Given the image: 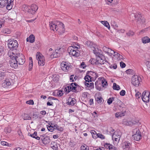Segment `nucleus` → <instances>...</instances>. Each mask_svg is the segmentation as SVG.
Instances as JSON below:
<instances>
[{
    "label": "nucleus",
    "instance_id": "4c0bfd02",
    "mask_svg": "<svg viewBox=\"0 0 150 150\" xmlns=\"http://www.w3.org/2000/svg\"><path fill=\"white\" fill-rule=\"evenodd\" d=\"M85 85L87 86L90 87L91 88H94V84L92 82L91 83H86Z\"/></svg>",
    "mask_w": 150,
    "mask_h": 150
},
{
    "label": "nucleus",
    "instance_id": "c85d7f7f",
    "mask_svg": "<svg viewBox=\"0 0 150 150\" xmlns=\"http://www.w3.org/2000/svg\"><path fill=\"white\" fill-rule=\"evenodd\" d=\"M100 22L103 24L106 27L108 28L110 30V26L109 23L107 21H101Z\"/></svg>",
    "mask_w": 150,
    "mask_h": 150
},
{
    "label": "nucleus",
    "instance_id": "4d7b16f0",
    "mask_svg": "<svg viewBox=\"0 0 150 150\" xmlns=\"http://www.w3.org/2000/svg\"><path fill=\"white\" fill-rule=\"evenodd\" d=\"M132 122V125H134L136 123H138L139 122L138 120L137 119H132L131 120Z\"/></svg>",
    "mask_w": 150,
    "mask_h": 150
},
{
    "label": "nucleus",
    "instance_id": "72a5a7b5",
    "mask_svg": "<svg viewBox=\"0 0 150 150\" xmlns=\"http://www.w3.org/2000/svg\"><path fill=\"white\" fill-rule=\"evenodd\" d=\"M2 32L4 34H9L11 33V31L9 29L7 28H5L2 30Z\"/></svg>",
    "mask_w": 150,
    "mask_h": 150
},
{
    "label": "nucleus",
    "instance_id": "774afa93",
    "mask_svg": "<svg viewBox=\"0 0 150 150\" xmlns=\"http://www.w3.org/2000/svg\"><path fill=\"white\" fill-rule=\"evenodd\" d=\"M120 66L122 68H124L125 67V64L123 62H120Z\"/></svg>",
    "mask_w": 150,
    "mask_h": 150
},
{
    "label": "nucleus",
    "instance_id": "5fc2aeb1",
    "mask_svg": "<svg viewBox=\"0 0 150 150\" xmlns=\"http://www.w3.org/2000/svg\"><path fill=\"white\" fill-rule=\"evenodd\" d=\"M48 129L51 131L52 132L54 130L53 127V126L50 125L47 127Z\"/></svg>",
    "mask_w": 150,
    "mask_h": 150
},
{
    "label": "nucleus",
    "instance_id": "b1692460",
    "mask_svg": "<svg viewBox=\"0 0 150 150\" xmlns=\"http://www.w3.org/2000/svg\"><path fill=\"white\" fill-rule=\"evenodd\" d=\"M11 83L10 81V80L8 79H7L5 80L4 82L2 83V85L4 88L7 87L11 85Z\"/></svg>",
    "mask_w": 150,
    "mask_h": 150
},
{
    "label": "nucleus",
    "instance_id": "bb28decb",
    "mask_svg": "<svg viewBox=\"0 0 150 150\" xmlns=\"http://www.w3.org/2000/svg\"><path fill=\"white\" fill-rule=\"evenodd\" d=\"M142 40L143 43L146 44L150 42V39L148 37L145 36L142 38Z\"/></svg>",
    "mask_w": 150,
    "mask_h": 150
},
{
    "label": "nucleus",
    "instance_id": "e433bc0d",
    "mask_svg": "<svg viewBox=\"0 0 150 150\" xmlns=\"http://www.w3.org/2000/svg\"><path fill=\"white\" fill-rule=\"evenodd\" d=\"M86 44L88 46L90 47H92L93 46L95 45H93V43L89 41H88L86 42Z\"/></svg>",
    "mask_w": 150,
    "mask_h": 150
},
{
    "label": "nucleus",
    "instance_id": "ddd939ff",
    "mask_svg": "<svg viewBox=\"0 0 150 150\" xmlns=\"http://www.w3.org/2000/svg\"><path fill=\"white\" fill-rule=\"evenodd\" d=\"M135 18L137 19L138 24H142L145 22L144 19L142 17L140 14L137 13L135 16Z\"/></svg>",
    "mask_w": 150,
    "mask_h": 150
},
{
    "label": "nucleus",
    "instance_id": "cd10ccee",
    "mask_svg": "<svg viewBox=\"0 0 150 150\" xmlns=\"http://www.w3.org/2000/svg\"><path fill=\"white\" fill-rule=\"evenodd\" d=\"M27 42H29L30 43H33L35 41V37L33 35H30L29 37L26 39Z\"/></svg>",
    "mask_w": 150,
    "mask_h": 150
},
{
    "label": "nucleus",
    "instance_id": "c9c22d12",
    "mask_svg": "<svg viewBox=\"0 0 150 150\" xmlns=\"http://www.w3.org/2000/svg\"><path fill=\"white\" fill-rule=\"evenodd\" d=\"M23 119L24 120H30L31 119V117L29 116L27 114H24L23 117Z\"/></svg>",
    "mask_w": 150,
    "mask_h": 150
},
{
    "label": "nucleus",
    "instance_id": "a878e982",
    "mask_svg": "<svg viewBox=\"0 0 150 150\" xmlns=\"http://www.w3.org/2000/svg\"><path fill=\"white\" fill-rule=\"evenodd\" d=\"M57 27H59V29H60L63 32L64 30V24L60 22H57Z\"/></svg>",
    "mask_w": 150,
    "mask_h": 150
},
{
    "label": "nucleus",
    "instance_id": "4be33fe9",
    "mask_svg": "<svg viewBox=\"0 0 150 150\" xmlns=\"http://www.w3.org/2000/svg\"><path fill=\"white\" fill-rule=\"evenodd\" d=\"M150 94H142V98L145 102H148L149 100Z\"/></svg>",
    "mask_w": 150,
    "mask_h": 150
},
{
    "label": "nucleus",
    "instance_id": "e2e57ef3",
    "mask_svg": "<svg viewBox=\"0 0 150 150\" xmlns=\"http://www.w3.org/2000/svg\"><path fill=\"white\" fill-rule=\"evenodd\" d=\"M61 49V48H57L55 50V53L56 54H59L60 53V50Z\"/></svg>",
    "mask_w": 150,
    "mask_h": 150
},
{
    "label": "nucleus",
    "instance_id": "4468645a",
    "mask_svg": "<svg viewBox=\"0 0 150 150\" xmlns=\"http://www.w3.org/2000/svg\"><path fill=\"white\" fill-rule=\"evenodd\" d=\"M59 76L57 74H53L50 75L49 77L50 79V81L57 82L58 81L59 79Z\"/></svg>",
    "mask_w": 150,
    "mask_h": 150
},
{
    "label": "nucleus",
    "instance_id": "5701e85b",
    "mask_svg": "<svg viewBox=\"0 0 150 150\" xmlns=\"http://www.w3.org/2000/svg\"><path fill=\"white\" fill-rule=\"evenodd\" d=\"M125 114V111H121L120 112H117L115 114V116L116 118H120L122 116H124Z\"/></svg>",
    "mask_w": 150,
    "mask_h": 150
},
{
    "label": "nucleus",
    "instance_id": "338daca9",
    "mask_svg": "<svg viewBox=\"0 0 150 150\" xmlns=\"http://www.w3.org/2000/svg\"><path fill=\"white\" fill-rule=\"evenodd\" d=\"M4 51V47L0 46V56L1 55Z\"/></svg>",
    "mask_w": 150,
    "mask_h": 150
},
{
    "label": "nucleus",
    "instance_id": "6e6d98bb",
    "mask_svg": "<svg viewBox=\"0 0 150 150\" xmlns=\"http://www.w3.org/2000/svg\"><path fill=\"white\" fill-rule=\"evenodd\" d=\"M1 144L3 146H8V144L6 142L4 141H2L1 142Z\"/></svg>",
    "mask_w": 150,
    "mask_h": 150
},
{
    "label": "nucleus",
    "instance_id": "f3484780",
    "mask_svg": "<svg viewBox=\"0 0 150 150\" xmlns=\"http://www.w3.org/2000/svg\"><path fill=\"white\" fill-rule=\"evenodd\" d=\"M131 146V144L128 142H124L122 144V149L125 150H129Z\"/></svg>",
    "mask_w": 150,
    "mask_h": 150
},
{
    "label": "nucleus",
    "instance_id": "a211bd4d",
    "mask_svg": "<svg viewBox=\"0 0 150 150\" xmlns=\"http://www.w3.org/2000/svg\"><path fill=\"white\" fill-rule=\"evenodd\" d=\"M14 0H6V8L8 10L11 9L13 4Z\"/></svg>",
    "mask_w": 150,
    "mask_h": 150
},
{
    "label": "nucleus",
    "instance_id": "680f3d73",
    "mask_svg": "<svg viewBox=\"0 0 150 150\" xmlns=\"http://www.w3.org/2000/svg\"><path fill=\"white\" fill-rule=\"evenodd\" d=\"M116 31L119 33H124L125 30L123 29H121L117 30Z\"/></svg>",
    "mask_w": 150,
    "mask_h": 150
},
{
    "label": "nucleus",
    "instance_id": "13d9d810",
    "mask_svg": "<svg viewBox=\"0 0 150 150\" xmlns=\"http://www.w3.org/2000/svg\"><path fill=\"white\" fill-rule=\"evenodd\" d=\"M146 64L148 69L149 70H150V61H146Z\"/></svg>",
    "mask_w": 150,
    "mask_h": 150
},
{
    "label": "nucleus",
    "instance_id": "37998d69",
    "mask_svg": "<svg viewBox=\"0 0 150 150\" xmlns=\"http://www.w3.org/2000/svg\"><path fill=\"white\" fill-rule=\"evenodd\" d=\"M111 144L108 143H105L104 144V146L106 149H108L109 150Z\"/></svg>",
    "mask_w": 150,
    "mask_h": 150
},
{
    "label": "nucleus",
    "instance_id": "79ce46f5",
    "mask_svg": "<svg viewBox=\"0 0 150 150\" xmlns=\"http://www.w3.org/2000/svg\"><path fill=\"white\" fill-rule=\"evenodd\" d=\"M114 98L113 97L110 98L108 99L107 103L109 105H110L113 100Z\"/></svg>",
    "mask_w": 150,
    "mask_h": 150
},
{
    "label": "nucleus",
    "instance_id": "de8ad7c7",
    "mask_svg": "<svg viewBox=\"0 0 150 150\" xmlns=\"http://www.w3.org/2000/svg\"><path fill=\"white\" fill-rule=\"evenodd\" d=\"M97 136L100 138L102 139H105V137L104 135L100 133H98L96 134Z\"/></svg>",
    "mask_w": 150,
    "mask_h": 150
},
{
    "label": "nucleus",
    "instance_id": "ea45409f",
    "mask_svg": "<svg viewBox=\"0 0 150 150\" xmlns=\"http://www.w3.org/2000/svg\"><path fill=\"white\" fill-rule=\"evenodd\" d=\"M89 148L86 145H82L81 147L80 150H88Z\"/></svg>",
    "mask_w": 150,
    "mask_h": 150
},
{
    "label": "nucleus",
    "instance_id": "c756f323",
    "mask_svg": "<svg viewBox=\"0 0 150 150\" xmlns=\"http://www.w3.org/2000/svg\"><path fill=\"white\" fill-rule=\"evenodd\" d=\"M42 142L45 144H47L49 142V138L48 137H46L43 139H42Z\"/></svg>",
    "mask_w": 150,
    "mask_h": 150
},
{
    "label": "nucleus",
    "instance_id": "393cba45",
    "mask_svg": "<svg viewBox=\"0 0 150 150\" xmlns=\"http://www.w3.org/2000/svg\"><path fill=\"white\" fill-rule=\"evenodd\" d=\"M76 103V100L74 98H69L68 99V101L67 102V104L68 105L73 106Z\"/></svg>",
    "mask_w": 150,
    "mask_h": 150
},
{
    "label": "nucleus",
    "instance_id": "3c124183",
    "mask_svg": "<svg viewBox=\"0 0 150 150\" xmlns=\"http://www.w3.org/2000/svg\"><path fill=\"white\" fill-rule=\"evenodd\" d=\"M71 46L73 47L74 48H76V49L78 50H79L80 48V45L78 43L76 44L75 45H74Z\"/></svg>",
    "mask_w": 150,
    "mask_h": 150
},
{
    "label": "nucleus",
    "instance_id": "a18cd8bd",
    "mask_svg": "<svg viewBox=\"0 0 150 150\" xmlns=\"http://www.w3.org/2000/svg\"><path fill=\"white\" fill-rule=\"evenodd\" d=\"M23 10L25 12H28L29 9L28 6L25 5L24 6H23Z\"/></svg>",
    "mask_w": 150,
    "mask_h": 150
},
{
    "label": "nucleus",
    "instance_id": "1a4fd4ad",
    "mask_svg": "<svg viewBox=\"0 0 150 150\" xmlns=\"http://www.w3.org/2000/svg\"><path fill=\"white\" fill-rule=\"evenodd\" d=\"M8 45L9 48H16L18 47V42L16 40L10 39L8 41Z\"/></svg>",
    "mask_w": 150,
    "mask_h": 150
},
{
    "label": "nucleus",
    "instance_id": "f8f14e48",
    "mask_svg": "<svg viewBox=\"0 0 150 150\" xmlns=\"http://www.w3.org/2000/svg\"><path fill=\"white\" fill-rule=\"evenodd\" d=\"M61 68L63 71L67 72L70 68V65L67 62H63L61 64Z\"/></svg>",
    "mask_w": 150,
    "mask_h": 150
},
{
    "label": "nucleus",
    "instance_id": "2f4dec72",
    "mask_svg": "<svg viewBox=\"0 0 150 150\" xmlns=\"http://www.w3.org/2000/svg\"><path fill=\"white\" fill-rule=\"evenodd\" d=\"M30 136L37 140H39L40 139V137L37 136V133L36 132H35L33 134L30 133Z\"/></svg>",
    "mask_w": 150,
    "mask_h": 150
},
{
    "label": "nucleus",
    "instance_id": "f704fd0d",
    "mask_svg": "<svg viewBox=\"0 0 150 150\" xmlns=\"http://www.w3.org/2000/svg\"><path fill=\"white\" fill-rule=\"evenodd\" d=\"M113 88L114 90L118 91L120 90V88L118 85H117L116 83H114L113 84Z\"/></svg>",
    "mask_w": 150,
    "mask_h": 150
},
{
    "label": "nucleus",
    "instance_id": "412c9836",
    "mask_svg": "<svg viewBox=\"0 0 150 150\" xmlns=\"http://www.w3.org/2000/svg\"><path fill=\"white\" fill-rule=\"evenodd\" d=\"M50 29L53 31L55 30L57 31L58 30L57 24H55L54 22H50Z\"/></svg>",
    "mask_w": 150,
    "mask_h": 150
},
{
    "label": "nucleus",
    "instance_id": "bf43d9fd",
    "mask_svg": "<svg viewBox=\"0 0 150 150\" xmlns=\"http://www.w3.org/2000/svg\"><path fill=\"white\" fill-rule=\"evenodd\" d=\"M86 67V65L85 64L84 62H83L81 64L80 67L84 69Z\"/></svg>",
    "mask_w": 150,
    "mask_h": 150
},
{
    "label": "nucleus",
    "instance_id": "dca6fc26",
    "mask_svg": "<svg viewBox=\"0 0 150 150\" xmlns=\"http://www.w3.org/2000/svg\"><path fill=\"white\" fill-rule=\"evenodd\" d=\"M38 9L37 6L35 4H32L31 5L28 12L32 14H35Z\"/></svg>",
    "mask_w": 150,
    "mask_h": 150
},
{
    "label": "nucleus",
    "instance_id": "09e8293b",
    "mask_svg": "<svg viewBox=\"0 0 150 150\" xmlns=\"http://www.w3.org/2000/svg\"><path fill=\"white\" fill-rule=\"evenodd\" d=\"M122 123L125 125H128V119H124L122 121Z\"/></svg>",
    "mask_w": 150,
    "mask_h": 150
},
{
    "label": "nucleus",
    "instance_id": "aec40b11",
    "mask_svg": "<svg viewBox=\"0 0 150 150\" xmlns=\"http://www.w3.org/2000/svg\"><path fill=\"white\" fill-rule=\"evenodd\" d=\"M96 46L95 45L93 46L92 49L93 50V51L94 54L96 55V57L100 55V54H101V51L100 50H99L98 48H96Z\"/></svg>",
    "mask_w": 150,
    "mask_h": 150
},
{
    "label": "nucleus",
    "instance_id": "6ab92c4d",
    "mask_svg": "<svg viewBox=\"0 0 150 150\" xmlns=\"http://www.w3.org/2000/svg\"><path fill=\"white\" fill-rule=\"evenodd\" d=\"M113 55V59L117 60H123V57L122 55L115 52V53Z\"/></svg>",
    "mask_w": 150,
    "mask_h": 150
},
{
    "label": "nucleus",
    "instance_id": "6e6552de",
    "mask_svg": "<svg viewBox=\"0 0 150 150\" xmlns=\"http://www.w3.org/2000/svg\"><path fill=\"white\" fill-rule=\"evenodd\" d=\"M121 134L119 131L115 132L112 135V139L113 141L118 142L120 140Z\"/></svg>",
    "mask_w": 150,
    "mask_h": 150
},
{
    "label": "nucleus",
    "instance_id": "c03bdc74",
    "mask_svg": "<svg viewBox=\"0 0 150 150\" xmlns=\"http://www.w3.org/2000/svg\"><path fill=\"white\" fill-rule=\"evenodd\" d=\"M70 79L71 81H74L76 80V76L73 75H71Z\"/></svg>",
    "mask_w": 150,
    "mask_h": 150
},
{
    "label": "nucleus",
    "instance_id": "8fccbe9b",
    "mask_svg": "<svg viewBox=\"0 0 150 150\" xmlns=\"http://www.w3.org/2000/svg\"><path fill=\"white\" fill-rule=\"evenodd\" d=\"M26 103L29 105H33L34 103L33 100H30L28 101H27L26 102Z\"/></svg>",
    "mask_w": 150,
    "mask_h": 150
},
{
    "label": "nucleus",
    "instance_id": "473e14b6",
    "mask_svg": "<svg viewBox=\"0 0 150 150\" xmlns=\"http://www.w3.org/2000/svg\"><path fill=\"white\" fill-rule=\"evenodd\" d=\"M91 78L92 77L91 76L89 75H86L84 78V79L85 80L86 82H91Z\"/></svg>",
    "mask_w": 150,
    "mask_h": 150
},
{
    "label": "nucleus",
    "instance_id": "20e7f679",
    "mask_svg": "<svg viewBox=\"0 0 150 150\" xmlns=\"http://www.w3.org/2000/svg\"><path fill=\"white\" fill-rule=\"evenodd\" d=\"M15 55L18 63L20 65L23 64L25 62L24 56L22 54L20 53L15 54Z\"/></svg>",
    "mask_w": 150,
    "mask_h": 150
},
{
    "label": "nucleus",
    "instance_id": "7c9ffc66",
    "mask_svg": "<svg viewBox=\"0 0 150 150\" xmlns=\"http://www.w3.org/2000/svg\"><path fill=\"white\" fill-rule=\"evenodd\" d=\"M6 0H0V7L3 8L6 5Z\"/></svg>",
    "mask_w": 150,
    "mask_h": 150
},
{
    "label": "nucleus",
    "instance_id": "0eeeda50",
    "mask_svg": "<svg viewBox=\"0 0 150 150\" xmlns=\"http://www.w3.org/2000/svg\"><path fill=\"white\" fill-rule=\"evenodd\" d=\"M134 134L132 135L133 138L137 141H139L141 137V132L139 130L136 128L133 131Z\"/></svg>",
    "mask_w": 150,
    "mask_h": 150
},
{
    "label": "nucleus",
    "instance_id": "7ed1b4c3",
    "mask_svg": "<svg viewBox=\"0 0 150 150\" xmlns=\"http://www.w3.org/2000/svg\"><path fill=\"white\" fill-rule=\"evenodd\" d=\"M36 58L38 61L39 66H43L45 64V60L44 56L40 53L37 52L36 55Z\"/></svg>",
    "mask_w": 150,
    "mask_h": 150
},
{
    "label": "nucleus",
    "instance_id": "69168bd1",
    "mask_svg": "<svg viewBox=\"0 0 150 150\" xmlns=\"http://www.w3.org/2000/svg\"><path fill=\"white\" fill-rule=\"evenodd\" d=\"M4 132L6 133H10L11 132V129L10 128H6L4 130Z\"/></svg>",
    "mask_w": 150,
    "mask_h": 150
},
{
    "label": "nucleus",
    "instance_id": "052dcab7",
    "mask_svg": "<svg viewBox=\"0 0 150 150\" xmlns=\"http://www.w3.org/2000/svg\"><path fill=\"white\" fill-rule=\"evenodd\" d=\"M127 35L129 36H132L134 35V33L131 31H130L127 33Z\"/></svg>",
    "mask_w": 150,
    "mask_h": 150
},
{
    "label": "nucleus",
    "instance_id": "9b49d317",
    "mask_svg": "<svg viewBox=\"0 0 150 150\" xmlns=\"http://www.w3.org/2000/svg\"><path fill=\"white\" fill-rule=\"evenodd\" d=\"M107 83V81H105L104 78H99L98 80L96 81L95 84L96 86L102 85V87H104L106 85Z\"/></svg>",
    "mask_w": 150,
    "mask_h": 150
},
{
    "label": "nucleus",
    "instance_id": "2eb2a0df",
    "mask_svg": "<svg viewBox=\"0 0 150 150\" xmlns=\"http://www.w3.org/2000/svg\"><path fill=\"white\" fill-rule=\"evenodd\" d=\"M103 50L105 53L110 56H112L114 53H115V52L114 50L106 47H103Z\"/></svg>",
    "mask_w": 150,
    "mask_h": 150
},
{
    "label": "nucleus",
    "instance_id": "58836bf2",
    "mask_svg": "<svg viewBox=\"0 0 150 150\" xmlns=\"http://www.w3.org/2000/svg\"><path fill=\"white\" fill-rule=\"evenodd\" d=\"M96 100H97L98 103H101L102 102L103 99L101 97L99 96V97H96V96H95Z\"/></svg>",
    "mask_w": 150,
    "mask_h": 150
},
{
    "label": "nucleus",
    "instance_id": "39448f33",
    "mask_svg": "<svg viewBox=\"0 0 150 150\" xmlns=\"http://www.w3.org/2000/svg\"><path fill=\"white\" fill-rule=\"evenodd\" d=\"M77 86V84L76 83H73L69 86H68L65 87L64 90L67 93H69L70 91H75Z\"/></svg>",
    "mask_w": 150,
    "mask_h": 150
},
{
    "label": "nucleus",
    "instance_id": "a19ab883",
    "mask_svg": "<svg viewBox=\"0 0 150 150\" xmlns=\"http://www.w3.org/2000/svg\"><path fill=\"white\" fill-rule=\"evenodd\" d=\"M90 74L92 76V78H96L98 77L96 73L93 72H91Z\"/></svg>",
    "mask_w": 150,
    "mask_h": 150
},
{
    "label": "nucleus",
    "instance_id": "49530a36",
    "mask_svg": "<svg viewBox=\"0 0 150 150\" xmlns=\"http://www.w3.org/2000/svg\"><path fill=\"white\" fill-rule=\"evenodd\" d=\"M63 91L62 90H55L54 92V93H55L57 94H63V93H62Z\"/></svg>",
    "mask_w": 150,
    "mask_h": 150
},
{
    "label": "nucleus",
    "instance_id": "f03ea898",
    "mask_svg": "<svg viewBox=\"0 0 150 150\" xmlns=\"http://www.w3.org/2000/svg\"><path fill=\"white\" fill-rule=\"evenodd\" d=\"M68 51L71 55L76 57H78L80 55V50L76 49V48H74L71 46H69L68 48Z\"/></svg>",
    "mask_w": 150,
    "mask_h": 150
},
{
    "label": "nucleus",
    "instance_id": "f257e3e1",
    "mask_svg": "<svg viewBox=\"0 0 150 150\" xmlns=\"http://www.w3.org/2000/svg\"><path fill=\"white\" fill-rule=\"evenodd\" d=\"M8 54L10 58L9 62L10 66L14 69H16L18 67V63L17 59L16 58L15 54L12 51H9Z\"/></svg>",
    "mask_w": 150,
    "mask_h": 150
},
{
    "label": "nucleus",
    "instance_id": "603ef678",
    "mask_svg": "<svg viewBox=\"0 0 150 150\" xmlns=\"http://www.w3.org/2000/svg\"><path fill=\"white\" fill-rule=\"evenodd\" d=\"M133 70L132 69H128L126 71V73L128 74H131L133 72Z\"/></svg>",
    "mask_w": 150,
    "mask_h": 150
},
{
    "label": "nucleus",
    "instance_id": "0e129e2a",
    "mask_svg": "<svg viewBox=\"0 0 150 150\" xmlns=\"http://www.w3.org/2000/svg\"><path fill=\"white\" fill-rule=\"evenodd\" d=\"M33 66V62L29 63V67L28 68V70L29 71H31L32 69Z\"/></svg>",
    "mask_w": 150,
    "mask_h": 150
},
{
    "label": "nucleus",
    "instance_id": "423d86ee",
    "mask_svg": "<svg viewBox=\"0 0 150 150\" xmlns=\"http://www.w3.org/2000/svg\"><path fill=\"white\" fill-rule=\"evenodd\" d=\"M141 78L137 75L133 76L132 78V83L134 86L138 87L140 84Z\"/></svg>",
    "mask_w": 150,
    "mask_h": 150
},
{
    "label": "nucleus",
    "instance_id": "9d476101",
    "mask_svg": "<svg viewBox=\"0 0 150 150\" xmlns=\"http://www.w3.org/2000/svg\"><path fill=\"white\" fill-rule=\"evenodd\" d=\"M96 64H103L105 62V58L102 54L97 56L96 57Z\"/></svg>",
    "mask_w": 150,
    "mask_h": 150
},
{
    "label": "nucleus",
    "instance_id": "864d4df0",
    "mask_svg": "<svg viewBox=\"0 0 150 150\" xmlns=\"http://www.w3.org/2000/svg\"><path fill=\"white\" fill-rule=\"evenodd\" d=\"M109 150H117V148L111 144Z\"/></svg>",
    "mask_w": 150,
    "mask_h": 150
}]
</instances>
